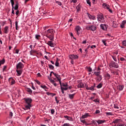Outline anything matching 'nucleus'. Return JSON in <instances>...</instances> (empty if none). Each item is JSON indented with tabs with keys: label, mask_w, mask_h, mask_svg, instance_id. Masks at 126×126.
Instances as JSON below:
<instances>
[{
	"label": "nucleus",
	"mask_w": 126,
	"mask_h": 126,
	"mask_svg": "<svg viewBox=\"0 0 126 126\" xmlns=\"http://www.w3.org/2000/svg\"><path fill=\"white\" fill-rule=\"evenodd\" d=\"M55 33H56V32L53 29H50L45 31V34H44V36L50 40V41H48L47 43H46V44L48 45V46H50V47H55V44L53 43V41H54L55 39Z\"/></svg>",
	"instance_id": "f257e3e1"
},
{
	"label": "nucleus",
	"mask_w": 126,
	"mask_h": 126,
	"mask_svg": "<svg viewBox=\"0 0 126 126\" xmlns=\"http://www.w3.org/2000/svg\"><path fill=\"white\" fill-rule=\"evenodd\" d=\"M24 100L25 102V109L26 110H30L31 108H32V98H24Z\"/></svg>",
	"instance_id": "f03ea898"
},
{
	"label": "nucleus",
	"mask_w": 126,
	"mask_h": 126,
	"mask_svg": "<svg viewBox=\"0 0 126 126\" xmlns=\"http://www.w3.org/2000/svg\"><path fill=\"white\" fill-rule=\"evenodd\" d=\"M109 67L110 68H112V67H114V68H119V64H118V63L114 62V61H111V63L109 64Z\"/></svg>",
	"instance_id": "7ed1b4c3"
},
{
	"label": "nucleus",
	"mask_w": 126,
	"mask_h": 126,
	"mask_svg": "<svg viewBox=\"0 0 126 126\" xmlns=\"http://www.w3.org/2000/svg\"><path fill=\"white\" fill-rule=\"evenodd\" d=\"M86 29H87V30H89L90 31H95L96 29H97V28L95 26L91 25L86 27Z\"/></svg>",
	"instance_id": "20e7f679"
},
{
	"label": "nucleus",
	"mask_w": 126,
	"mask_h": 126,
	"mask_svg": "<svg viewBox=\"0 0 126 126\" xmlns=\"http://www.w3.org/2000/svg\"><path fill=\"white\" fill-rule=\"evenodd\" d=\"M10 2L12 4V7L15 9V10H17L18 9V3L16 2V4L15 5V7H13L14 5V0H10Z\"/></svg>",
	"instance_id": "39448f33"
},
{
	"label": "nucleus",
	"mask_w": 126,
	"mask_h": 126,
	"mask_svg": "<svg viewBox=\"0 0 126 126\" xmlns=\"http://www.w3.org/2000/svg\"><path fill=\"white\" fill-rule=\"evenodd\" d=\"M97 20L98 21H100V22H104L105 20L104 19V16H103V14H99L97 17Z\"/></svg>",
	"instance_id": "423d86ee"
},
{
	"label": "nucleus",
	"mask_w": 126,
	"mask_h": 126,
	"mask_svg": "<svg viewBox=\"0 0 126 126\" xmlns=\"http://www.w3.org/2000/svg\"><path fill=\"white\" fill-rule=\"evenodd\" d=\"M24 67V65L22 63L20 62L16 65L17 69H22Z\"/></svg>",
	"instance_id": "0eeeda50"
},
{
	"label": "nucleus",
	"mask_w": 126,
	"mask_h": 126,
	"mask_svg": "<svg viewBox=\"0 0 126 126\" xmlns=\"http://www.w3.org/2000/svg\"><path fill=\"white\" fill-rule=\"evenodd\" d=\"M9 83L10 84V85H14L15 83H16V82L15 81V80L13 79L12 77H10L8 79Z\"/></svg>",
	"instance_id": "6e6552de"
},
{
	"label": "nucleus",
	"mask_w": 126,
	"mask_h": 126,
	"mask_svg": "<svg viewBox=\"0 0 126 126\" xmlns=\"http://www.w3.org/2000/svg\"><path fill=\"white\" fill-rule=\"evenodd\" d=\"M75 31L78 35L81 33V28L79 26H77L75 28Z\"/></svg>",
	"instance_id": "1a4fd4ad"
},
{
	"label": "nucleus",
	"mask_w": 126,
	"mask_h": 126,
	"mask_svg": "<svg viewBox=\"0 0 126 126\" xmlns=\"http://www.w3.org/2000/svg\"><path fill=\"white\" fill-rule=\"evenodd\" d=\"M100 28L103 30V31H107V28H108V26L106 24H101Z\"/></svg>",
	"instance_id": "9d476101"
},
{
	"label": "nucleus",
	"mask_w": 126,
	"mask_h": 126,
	"mask_svg": "<svg viewBox=\"0 0 126 126\" xmlns=\"http://www.w3.org/2000/svg\"><path fill=\"white\" fill-rule=\"evenodd\" d=\"M77 87L78 88H84V87H85L84 84L82 82H79Z\"/></svg>",
	"instance_id": "9b49d317"
},
{
	"label": "nucleus",
	"mask_w": 126,
	"mask_h": 126,
	"mask_svg": "<svg viewBox=\"0 0 126 126\" xmlns=\"http://www.w3.org/2000/svg\"><path fill=\"white\" fill-rule=\"evenodd\" d=\"M100 70H101V68L98 67L97 69V72L95 71L94 72V74H95V75H96V76L98 75H100V74H101V71Z\"/></svg>",
	"instance_id": "f8f14e48"
},
{
	"label": "nucleus",
	"mask_w": 126,
	"mask_h": 126,
	"mask_svg": "<svg viewBox=\"0 0 126 126\" xmlns=\"http://www.w3.org/2000/svg\"><path fill=\"white\" fill-rule=\"evenodd\" d=\"M117 88L119 91H123L124 88H125V86L124 85H119L117 86Z\"/></svg>",
	"instance_id": "ddd939ff"
},
{
	"label": "nucleus",
	"mask_w": 126,
	"mask_h": 126,
	"mask_svg": "<svg viewBox=\"0 0 126 126\" xmlns=\"http://www.w3.org/2000/svg\"><path fill=\"white\" fill-rule=\"evenodd\" d=\"M81 7H82V6H81V4L79 3L76 7L77 9V12H79V11L81 10Z\"/></svg>",
	"instance_id": "4468645a"
},
{
	"label": "nucleus",
	"mask_w": 126,
	"mask_h": 126,
	"mask_svg": "<svg viewBox=\"0 0 126 126\" xmlns=\"http://www.w3.org/2000/svg\"><path fill=\"white\" fill-rule=\"evenodd\" d=\"M85 88L87 90H91L92 91H94V87L92 86L91 87H88V86H86V84H85Z\"/></svg>",
	"instance_id": "2eb2a0df"
},
{
	"label": "nucleus",
	"mask_w": 126,
	"mask_h": 126,
	"mask_svg": "<svg viewBox=\"0 0 126 126\" xmlns=\"http://www.w3.org/2000/svg\"><path fill=\"white\" fill-rule=\"evenodd\" d=\"M87 15L90 19H92V20H95L96 19L95 16L90 15L89 13H87Z\"/></svg>",
	"instance_id": "dca6fc26"
},
{
	"label": "nucleus",
	"mask_w": 126,
	"mask_h": 126,
	"mask_svg": "<svg viewBox=\"0 0 126 126\" xmlns=\"http://www.w3.org/2000/svg\"><path fill=\"white\" fill-rule=\"evenodd\" d=\"M102 6H103L104 8L105 9H109V8H110V5L106 3H103Z\"/></svg>",
	"instance_id": "f3484780"
},
{
	"label": "nucleus",
	"mask_w": 126,
	"mask_h": 126,
	"mask_svg": "<svg viewBox=\"0 0 126 126\" xmlns=\"http://www.w3.org/2000/svg\"><path fill=\"white\" fill-rule=\"evenodd\" d=\"M64 119H66L67 121H70L71 122L73 121V119L72 118V117H70L68 116H64Z\"/></svg>",
	"instance_id": "a211bd4d"
},
{
	"label": "nucleus",
	"mask_w": 126,
	"mask_h": 126,
	"mask_svg": "<svg viewBox=\"0 0 126 126\" xmlns=\"http://www.w3.org/2000/svg\"><path fill=\"white\" fill-rule=\"evenodd\" d=\"M96 123H97L98 125H102V124H104V123H106V121L98 120L96 121Z\"/></svg>",
	"instance_id": "6ab92c4d"
},
{
	"label": "nucleus",
	"mask_w": 126,
	"mask_h": 126,
	"mask_svg": "<svg viewBox=\"0 0 126 126\" xmlns=\"http://www.w3.org/2000/svg\"><path fill=\"white\" fill-rule=\"evenodd\" d=\"M88 117H90L89 113H85L84 115L82 116L81 119H86L87 118H88Z\"/></svg>",
	"instance_id": "aec40b11"
},
{
	"label": "nucleus",
	"mask_w": 126,
	"mask_h": 126,
	"mask_svg": "<svg viewBox=\"0 0 126 126\" xmlns=\"http://www.w3.org/2000/svg\"><path fill=\"white\" fill-rule=\"evenodd\" d=\"M102 80V76L101 75H97L96 77V81L100 82Z\"/></svg>",
	"instance_id": "412c9836"
},
{
	"label": "nucleus",
	"mask_w": 126,
	"mask_h": 126,
	"mask_svg": "<svg viewBox=\"0 0 126 126\" xmlns=\"http://www.w3.org/2000/svg\"><path fill=\"white\" fill-rule=\"evenodd\" d=\"M70 59H78V56L76 55H72L70 56Z\"/></svg>",
	"instance_id": "4be33fe9"
},
{
	"label": "nucleus",
	"mask_w": 126,
	"mask_h": 126,
	"mask_svg": "<svg viewBox=\"0 0 126 126\" xmlns=\"http://www.w3.org/2000/svg\"><path fill=\"white\" fill-rule=\"evenodd\" d=\"M74 96H75V94H68V97L71 100H72L74 98Z\"/></svg>",
	"instance_id": "5701e85b"
},
{
	"label": "nucleus",
	"mask_w": 126,
	"mask_h": 126,
	"mask_svg": "<svg viewBox=\"0 0 126 126\" xmlns=\"http://www.w3.org/2000/svg\"><path fill=\"white\" fill-rule=\"evenodd\" d=\"M26 91H27V92L29 93V94L31 95V94H32V93H33V91H32V90H31V89L29 88H27L26 89Z\"/></svg>",
	"instance_id": "b1692460"
},
{
	"label": "nucleus",
	"mask_w": 126,
	"mask_h": 126,
	"mask_svg": "<svg viewBox=\"0 0 126 126\" xmlns=\"http://www.w3.org/2000/svg\"><path fill=\"white\" fill-rule=\"evenodd\" d=\"M54 75H55V76L56 77V78H57L58 80H60V79H62V78H61V76L58 74L53 73Z\"/></svg>",
	"instance_id": "393cba45"
},
{
	"label": "nucleus",
	"mask_w": 126,
	"mask_h": 126,
	"mask_svg": "<svg viewBox=\"0 0 126 126\" xmlns=\"http://www.w3.org/2000/svg\"><path fill=\"white\" fill-rule=\"evenodd\" d=\"M126 21H123L122 23H121L120 25L121 28H125V25H126Z\"/></svg>",
	"instance_id": "a878e982"
},
{
	"label": "nucleus",
	"mask_w": 126,
	"mask_h": 126,
	"mask_svg": "<svg viewBox=\"0 0 126 126\" xmlns=\"http://www.w3.org/2000/svg\"><path fill=\"white\" fill-rule=\"evenodd\" d=\"M121 119H116L113 121L112 124H119V123H121Z\"/></svg>",
	"instance_id": "bb28decb"
},
{
	"label": "nucleus",
	"mask_w": 126,
	"mask_h": 126,
	"mask_svg": "<svg viewBox=\"0 0 126 126\" xmlns=\"http://www.w3.org/2000/svg\"><path fill=\"white\" fill-rule=\"evenodd\" d=\"M3 32H4L5 34H7V33H8V27H5L4 28Z\"/></svg>",
	"instance_id": "cd10ccee"
},
{
	"label": "nucleus",
	"mask_w": 126,
	"mask_h": 126,
	"mask_svg": "<svg viewBox=\"0 0 126 126\" xmlns=\"http://www.w3.org/2000/svg\"><path fill=\"white\" fill-rule=\"evenodd\" d=\"M34 54H37V51H35V50H31L30 51V55L31 56H34Z\"/></svg>",
	"instance_id": "c85d7f7f"
},
{
	"label": "nucleus",
	"mask_w": 126,
	"mask_h": 126,
	"mask_svg": "<svg viewBox=\"0 0 126 126\" xmlns=\"http://www.w3.org/2000/svg\"><path fill=\"white\" fill-rule=\"evenodd\" d=\"M4 63H5V60L3 58L2 60L0 61V66H1V64H4Z\"/></svg>",
	"instance_id": "c756f323"
},
{
	"label": "nucleus",
	"mask_w": 126,
	"mask_h": 126,
	"mask_svg": "<svg viewBox=\"0 0 126 126\" xmlns=\"http://www.w3.org/2000/svg\"><path fill=\"white\" fill-rule=\"evenodd\" d=\"M80 121L83 124H85V125H86V126H89V124H87V122H86V121H85V120H81V118H80Z\"/></svg>",
	"instance_id": "7c9ffc66"
},
{
	"label": "nucleus",
	"mask_w": 126,
	"mask_h": 126,
	"mask_svg": "<svg viewBox=\"0 0 126 126\" xmlns=\"http://www.w3.org/2000/svg\"><path fill=\"white\" fill-rule=\"evenodd\" d=\"M48 66L50 69L54 70L55 68V67L54 66V65L52 64H48Z\"/></svg>",
	"instance_id": "2f4dec72"
},
{
	"label": "nucleus",
	"mask_w": 126,
	"mask_h": 126,
	"mask_svg": "<svg viewBox=\"0 0 126 126\" xmlns=\"http://www.w3.org/2000/svg\"><path fill=\"white\" fill-rule=\"evenodd\" d=\"M59 61H60V59H57V61H56V62L55 63V65L56 66H59L60 63H59Z\"/></svg>",
	"instance_id": "473e14b6"
},
{
	"label": "nucleus",
	"mask_w": 126,
	"mask_h": 126,
	"mask_svg": "<svg viewBox=\"0 0 126 126\" xmlns=\"http://www.w3.org/2000/svg\"><path fill=\"white\" fill-rule=\"evenodd\" d=\"M106 116H113V112H106Z\"/></svg>",
	"instance_id": "72a5a7b5"
},
{
	"label": "nucleus",
	"mask_w": 126,
	"mask_h": 126,
	"mask_svg": "<svg viewBox=\"0 0 126 126\" xmlns=\"http://www.w3.org/2000/svg\"><path fill=\"white\" fill-rule=\"evenodd\" d=\"M40 38H41V35H40V34L35 35V39L39 40L40 39Z\"/></svg>",
	"instance_id": "f704fd0d"
},
{
	"label": "nucleus",
	"mask_w": 126,
	"mask_h": 126,
	"mask_svg": "<svg viewBox=\"0 0 126 126\" xmlns=\"http://www.w3.org/2000/svg\"><path fill=\"white\" fill-rule=\"evenodd\" d=\"M12 117H13V113L12 112H9V119H12Z\"/></svg>",
	"instance_id": "c9c22d12"
},
{
	"label": "nucleus",
	"mask_w": 126,
	"mask_h": 126,
	"mask_svg": "<svg viewBox=\"0 0 126 126\" xmlns=\"http://www.w3.org/2000/svg\"><path fill=\"white\" fill-rule=\"evenodd\" d=\"M102 86H103V85L102 83H99L97 86V88L100 89L102 88Z\"/></svg>",
	"instance_id": "e433bc0d"
},
{
	"label": "nucleus",
	"mask_w": 126,
	"mask_h": 126,
	"mask_svg": "<svg viewBox=\"0 0 126 126\" xmlns=\"http://www.w3.org/2000/svg\"><path fill=\"white\" fill-rule=\"evenodd\" d=\"M16 72H17L18 74H19V75H21V73H22V72H21V70H18L17 69L16 70Z\"/></svg>",
	"instance_id": "4c0bfd02"
},
{
	"label": "nucleus",
	"mask_w": 126,
	"mask_h": 126,
	"mask_svg": "<svg viewBox=\"0 0 126 126\" xmlns=\"http://www.w3.org/2000/svg\"><path fill=\"white\" fill-rule=\"evenodd\" d=\"M55 2H56V3H57V4H58V5L61 6L62 4V2L59 1H57V0H56V1H55Z\"/></svg>",
	"instance_id": "58836bf2"
},
{
	"label": "nucleus",
	"mask_w": 126,
	"mask_h": 126,
	"mask_svg": "<svg viewBox=\"0 0 126 126\" xmlns=\"http://www.w3.org/2000/svg\"><path fill=\"white\" fill-rule=\"evenodd\" d=\"M40 87L41 88H43V89H48V88L47 87V86H46L45 85H41Z\"/></svg>",
	"instance_id": "ea45409f"
},
{
	"label": "nucleus",
	"mask_w": 126,
	"mask_h": 126,
	"mask_svg": "<svg viewBox=\"0 0 126 126\" xmlns=\"http://www.w3.org/2000/svg\"><path fill=\"white\" fill-rule=\"evenodd\" d=\"M62 86H63V87H68V85L67 83H62Z\"/></svg>",
	"instance_id": "a19ab883"
},
{
	"label": "nucleus",
	"mask_w": 126,
	"mask_h": 126,
	"mask_svg": "<svg viewBox=\"0 0 126 126\" xmlns=\"http://www.w3.org/2000/svg\"><path fill=\"white\" fill-rule=\"evenodd\" d=\"M102 43L104 44V45L105 46H107V43H106V40H105V39H102Z\"/></svg>",
	"instance_id": "79ce46f5"
},
{
	"label": "nucleus",
	"mask_w": 126,
	"mask_h": 126,
	"mask_svg": "<svg viewBox=\"0 0 126 126\" xmlns=\"http://www.w3.org/2000/svg\"><path fill=\"white\" fill-rule=\"evenodd\" d=\"M87 69H88V71L89 72H91L92 71V68H91V67H88Z\"/></svg>",
	"instance_id": "37998d69"
},
{
	"label": "nucleus",
	"mask_w": 126,
	"mask_h": 126,
	"mask_svg": "<svg viewBox=\"0 0 126 126\" xmlns=\"http://www.w3.org/2000/svg\"><path fill=\"white\" fill-rule=\"evenodd\" d=\"M15 26L16 30H18V29H17V27H18V22H17V21L15 22Z\"/></svg>",
	"instance_id": "c03bdc74"
},
{
	"label": "nucleus",
	"mask_w": 126,
	"mask_h": 126,
	"mask_svg": "<svg viewBox=\"0 0 126 126\" xmlns=\"http://www.w3.org/2000/svg\"><path fill=\"white\" fill-rule=\"evenodd\" d=\"M87 3L91 6V2H90V0H87Z\"/></svg>",
	"instance_id": "a18cd8bd"
},
{
	"label": "nucleus",
	"mask_w": 126,
	"mask_h": 126,
	"mask_svg": "<svg viewBox=\"0 0 126 126\" xmlns=\"http://www.w3.org/2000/svg\"><path fill=\"white\" fill-rule=\"evenodd\" d=\"M122 44L124 47H126V40L123 41Z\"/></svg>",
	"instance_id": "49530a36"
},
{
	"label": "nucleus",
	"mask_w": 126,
	"mask_h": 126,
	"mask_svg": "<svg viewBox=\"0 0 126 126\" xmlns=\"http://www.w3.org/2000/svg\"><path fill=\"white\" fill-rule=\"evenodd\" d=\"M120 61H121V62H125V61H126V59H125V58H124V57H121V58H120Z\"/></svg>",
	"instance_id": "de8ad7c7"
},
{
	"label": "nucleus",
	"mask_w": 126,
	"mask_h": 126,
	"mask_svg": "<svg viewBox=\"0 0 126 126\" xmlns=\"http://www.w3.org/2000/svg\"><path fill=\"white\" fill-rule=\"evenodd\" d=\"M51 113L52 114V115H54V114H55V109H51Z\"/></svg>",
	"instance_id": "09e8293b"
},
{
	"label": "nucleus",
	"mask_w": 126,
	"mask_h": 126,
	"mask_svg": "<svg viewBox=\"0 0 126 126\" xmlns=\"http://www.w3.org/2000/svg\"><path fill=\"white\" fill-rule=\"evenodd\" d=\"M70 126V124L69 123H65L62 126Z\"/></svg>",
	"instance_id": "8fccbe9b"
},
{
	"label": "nucleus",
	"mask_w": 126,
	"mask_h": 126,
	"mask_svg": "<svg viewBox=\"0 0 126 126\" xmlns=\"http://www.w3.org/2000/svg\"><path fill=\"white\" fill-rule=\"evenodd\" d=\"M106 77L108 78V79H110L111 78V75L109 73L106 74Z\"/></svg>",
	"instance_id": "3c124183"
},
{
	"label": "nucleus",
	"mask_w": 126,
	"mask_h": 126,
	"mask_svg": "<svg viewBox=\"0 0 126 126\" xmlns=\"http://www.w3.org/2000/svg\"><path fill=\"white\" fill-rule=\"evenodd\" d=\"M93 102H97V103L100 102V101L98 100V98H96L94 100H93Z\"/></svg>",
	"instance_id": "603ef678"
},
{
	"label": "nucleus",
	"mask_w": 126,
	"mask_h": 126,
	"mask_svg": "<svg viewBox=\"0 0 126 126\" xmlns=\"http://www.w3.org/2000/svg\"><path fill=\"white\" fill-rule=\"evenodd\" d=\"M61 91H62V93H63V94H64V90H63V86H61Z\"/></svg>",
	"instance_id": "864d4df0"
},
{
	"label": "nucleus",
	"mask_w": 126,
	"mask_h": 126,
	"mask_svg": "<svg viewBox=\"0 0 126 126\" xmlns=\"http://www.w3.org/2000/svg\"><path fill=\"white\" fill-rule=\"evenodd\" d=\"M61 79H60V80H58V81H59V83H60V84L61 87H62V86H63V84H62Z\"/></svg>",
	"instance_id": "5fc2aeb1"
},
{
	"label": "nucleus",
	"mask_w": 126,
	"mask_h": 126,
	"mask_svg": "<svg viewBox=\"0 0 126 126\" xmlns=\"http://www.w3.org/2000/svg\"><path fill=\"white\" fill-rule=\"evenodd\" d=\"M63 89L65 91H66V90H68V87H65V88L63 87Z\"/></svg>",
	"instance_id": "6e6d98bb"
},
{
	"label": "nucleus",
	"mask_w": 126,
	"mask_h": 126,
	"mask_svg": "<svg viewBox=\"0 0 126 126\" xmlns=\"http://www.w3.org/2000/svg\"><path fill=\"white\" fill-rule=\"evenodd\" d=\"M55 101L57 104H59V102H60V101L58 100V97L57 96L55 97Z\"/></svg>",
	"instance_id": "4d7b16f0"
},
{
	"label": "nucleus",
	"mask_w": 126,
	"mask_h": 126,
	"mask_svg": "<svg viewBox=\"0 0 126 126\" xmlns=\"http://www.w3.org/2000/svg\"><path fill=\"white\" fill-rule=\"evenodd\" d=\"M7 66L6 65L3 66V71H5L6 70Z\"/></svg>",
	"instance_id": "13d9d810"
},
{
	"label": "nucleus",
	"mask_w": 126,
	"mask_h": 126,
	"mask_svg": "<svg viewBox=\"0 0 126 126\" xmlns=\"http://www.w3.org/2000/svg\"><path fill=\"white\" fill-rule=\"evenodd\" d=\"M92 3H93V4L97 3V0H93Z\"/></svg>",
	"instance_id": "bf43d9fd"
},
{
	"label": "nucleus",
	"mask_w": 126,
	"mask_h": 126,
	"mask_svg": "<svg viewBox=\"0 0 126 126\" xmlns=\"http://www.w3.org/2000/svg\"><path fill=\"white\" fill-rule=\"evenodd\" d=\"M112 58L113 59V60H114V61H115V62H117V58H116V57H115V56H112Z\"/></svg>",
	"instance_id": "052dcab7"
},
{
	"label": "nucleus",
	"mask_w": 126,
	"mask_h": 126,
	"mask_svg": "<svg viewBox=\"0 0 126 126\" xmlns=\"http://www.w3.org/2000/svg\"><path fill=\"white\" fill-rule=\"evenodd\" d=\"M114 108L115 109H119V106L117 104H114Z\"/></svg>",
	"instance_id": "680f3d73"
},
{
	"label": "nucleus",
	"mask_w": 126,
	"mask_h": 126,
	"mask_svg": "<svg viewBox=\"0 0 126 126\" xmlns=\"http://www.w3.org/2000/svg\"><path fill=\"white\" fill-rule=\"evenodd\" d=\"M35 82L38 84V85H40V84H41V82H40V81H38V80H35Z\"/></svg>",
	"instance_id": "e2e57ef3"
},
{
	"label": "nucleus",
	"mask_w": 126,
	"mask_h": 126,
	"mask_svg": "<svg viewBox=\"0 0 126 126\" xmlns=\"http://www.w3.org/2000/svg\"><path fill=\"white\" fill-rule=\"evenodd\" d=\"M71 2H73L74 3H76L77 2V0H72Z\"/></svg>",
	"instance_id": "0e129e2a"
},
{
	"label": "nucleus",
	"mask_w": 126,
	"mask_h": 126,
	"mask_svg": "<svg viewBox=\"0 0 126 126\" xmlns=\"http://www.w3.org/2000/svg\"><path fill=\"white\" fill-rule=\"evenodd\" d=\"M100 110H96L95 111V114H100Z\"/></svg>",
	"instance_id": "69168bd1"
},
{
	"label": "nucleus",
	"mask_w": 126,
	"mask_h": 126,
	"mask_svg": "<svg viewBox=\"0 0 126 126\" xmlns=\"http://www.w3.org/2000/svg\"><path fill=\"white\" fill-rule=\"evenodd\" d=\"M96 45H92V46H91V49H94V48H96Z\"/></svg>",
	"instance_id": "338daca9"
},
{
	"label": "nucleus",
	"mask_w": 126,
	"mask_h": 126,
	"mask_svg": "<svg viewBox=\"0 0 126 126\" xmlns=\"http://www.w3.org/2000/svg\"><path fill=\"white\" fill-rule=\"evenodd\" d=\"M117 126H123V124L122 123H118Z\"/></svg>",
	"instance_id": "774afa93"
}]
</instances>
